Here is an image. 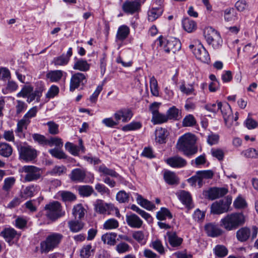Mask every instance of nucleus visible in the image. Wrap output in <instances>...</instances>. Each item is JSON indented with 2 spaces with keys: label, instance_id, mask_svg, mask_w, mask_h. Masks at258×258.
Wrapping results in <instances>:
<instances>
[{
  "label": "nucleus",
  "instance_id": "nucleus-1",
  "mask_svg": "<svg viewBox=\"0 0 258 258\" xmlns=\"http://www.w3.org/2000/svg\"><path fill=\"white\" fill-rule=\"evenodd\" d=\"M245 217L242 213L234 212L228 214L220 221V226L227 231H233L242 226Z\"/></svg>",
  "mask_w": 258,
  "mask_h": 258
},
{
  "label": "nucleus",
  "instance_id": "nucleus-2",
  "mask_svg": "<svg viewBox=\"0 0 258 258\" xmlns=\"http://www.w3.org/2000/svg\"><path fill=\"white\" fill-rule=\"evenodd\" d=\"M196 142V138L194 135L186 133L179 138L176 148L187 156L192 155L198 151V148L195 145Z\"/></svg>",
  "mask_w": 258,
  "mask_h": 258
},
{
  "label": "nucleus",
  "instance_id": "nucleus-3",
  "mask_svg": "<svg viewBox=\"0 0 258 258\" xmlns=\"http://www.w3.org/2000/svg\"><path fill=\"white\" fill-rule=\"evenodd\" d=\"M63 235L58 233H52L47 236L46 239L40 244V250L41 253H47L57 247L61 240Z\"/></svg>",
  "mask_w": 258,
  "mask_h": 258
},
{
  "label": "nucleus",
  "instance_id": "nucleus-4",
  "mask_svg": "<svg viewBox=\"0 0 258 258\" xmlns=\"http://www.w3.org/2000/svg\"><path fill=\"white\" fill-rule=\"evenodd\" d=\"M44 209L46 216L52 221H55L65 215V211L62 210L60 204L57 201L46 205Z\"/></svg>",
  "mask_w": 258,
  "mask_h": 258
},
{
  "label": "nucleus",
  "instance_id": "nucleus-5",
  "mask_svg": "<svg viewBox=\"0 0 258 258\" xmlns=\"http://www.w3.org/2000/svg\"><path fill=\"white\" fill-rule=\"evenodd\" d=\"M22 172L25 173L24 177V182L36 181L40 178L42 174L40 168L30 165L24 166L22 168Z\"/></svg>",
  "mask_w": 258,
  "mask_h": 258
},
{
  "label": "nucleus",
  "instance_id": "nucleus-6",
  "mask_svg": "<svg viewBox=\"0 0 258 258\" xmlns=\"http://www.w3.org/2000/svg\"><path fill=\"white\" fill-rule=\"evenodd\" d=\"M195 44H190L189 48L191 50L197 59L203 62H208L210 56L203 45L199 42H196Z\"/></svg>",
  "mask_w": 258,
  "mask_h": 258
},
{
  "label": "nucleus",
  "instance_id": "nucleus-7",
  "mask_svg": "<svg viewBox=\"0 0 258 258\" xmlns=\"http://www.w3.org/2000/svg\"><path fill=\"white\" fill-rule=\"evenodd\" d=\"M87 75L82 73L73 74L70 80V90L73 92L80 86L83 87L87 82Z\"/></svg>",
  "mask_w": 258,
  "mask_h": 258
},
{
  "label": "nucleus",
  "instance_id": "nucleus-8",
  "mask_svg": "<svg viewBox=\"0 0 258 258\" xmlns=\"http://www.w3.org/2000/svg\"><path fill=\"white\" fill-rule=\"evenodd\" d=\"M218 109L221 110L226 125L230 127L233 122L232 111L231 106L228 103L218 102Z\"/></svg>",
  "mask_w": 258,
  "mask_h": 258
},
{
  "label": "nucleus",
  "instance_id": "nucleus-9",
  "mask_svg": "<svg viewBox=\"0 0 258 258\" xmlns=\"http://www.w3.org/2000/svg\"><path fill=\"white\" fill-rule=\"evenodd\" d=\"M204 230L207 235L211 237H218L222 236L224 231L214 222H210L204 226Z\"/></svg>",
  "mask_w": 258,
  "mask_h": 258
},
{
  "label": "nucleus",
  "instance_id": "nucleus-10",
  "mask_svg": "<svg viewBox=\"0 0 258 258\" xmlns=\"http://www.w3.org/2000/svg\"><path fill=\"white\" fill-rule=\"evenodd\" d=\"M21 158L27 161L34 159L37 156V151L30 146H22L19 149Z\"/></svg>",
  "mask_w": 258,
  "mask_h": 258
},
{
  "label": "nucleus",
  "instance_id": "nucleus-11",
  "mask_svg": "<svg viewBox=\"0 0 258 258\" xmlns=\"http://www.w3.org/2000/svg\"><path fill=\"white\" fill-rule=\"evenodd\" d=\"M95 210L96 212L100 214H110L111 211H113L115 208L111 204L104 203L101 200H97L94 204Z\"/></svg>",
  "mask_w": 258,
  "mask_h": 258
},
{
  "label": "nucleus",
  "instance_id": "nucleus-12",
  "mask_svg": "<svg viewBox=\"0 0 258 258\" xmlns=\"http://www.w3.org/2000/svg\"><path fill=\"white\" fill-rule=\"evenodd\" d=\"M180 48V41L174 38L168 39L164 46V51L167 53L172 52L175 53L176 51H179Z\"/></svg>",
  "mask_w": 258,
  "mask_h": 258
},
{
  "label": "nucleus",
  "instance_id": "nucleus-13",
  "mask_svg": "<svg viewBox=\"0 0 258 258\" xmlns=\"http://www.w3.org/2000/svg\"><path fill=\"white\" fill-rule=\"evenodd\" d=\"M65 148L74 156H78L80 151H81L83 153H84L85 152V148L83 144V140L81 139H80L79 140V146L72 143L67 142L65 144Z\"/></svg>",
  "mask_w": 258,
  "mask_h": 258
},
{
  "label": "nucleus",
  "instance_id": "nucleus-14",
  "mask_svg": "<svg viewBox=\"0 0 258 258\" xmlns=\"http://www.w3.org/2000/svg\"><path fill=\"white\" fill-rule=\"evenodd\" d=\"M116 121L118 122L121 119L123 122L129 121L133 116L132 111L128 108H122L117 110L114 114Z\"/></svg>",
  "mask_w": 258,
  "mask_h": 258
},
{
  "label": "nucleus",
  "instance_id": "nucleus-15",
  "mask_svg": "<svg viewBox=\"0 0 258 258\" xmlns=\"http://www.w3.org/2000/svg\"><path fill=\"white\" fill-rule=\"evenodd\" d=\"M229 210L224 203L223 200L213 203L211 206V212L214 214H221L229 211Z\"/></svg>",
  "mask_w": 258,
  "mask_h": 258
},
{
  "label": "nucleus",
  "instance_id": "nucleus-16",
  "mask_svg": "<svg viewBox=\"0 0 258 258\" xmlns=\"http://www.w3.org/2000/svg\"><path fill=\"white\" fill-rule=\"evenodd\" d=\"M140 8V4L137 1H126L122 6V10L126 13L133 14L138 12Z\"/></svg>",
  "mask_w": 258,
  "mask_h": 258
},
{
  "label": "nucleus",
  "instance_id": "nucleus-17",
  "mask_svg": "<svg viewBox=\"0 0 258 258\" xmlns=\"http://www.w3.org/2000/svg\"><path fill=\"white\" fill-rule=\"evenodd\" d=\"M126 221L127 225L133 228H140L143 223V221L135 214L126 215Z\"/></svg>",
  "mask_w": 258,
  "mask_h": 258
},
{
  "label": "nucleus",
  "instance_id": "nucleus-18",
  "mask_svg": "<svg viewBox=\"0 0 258 258\" xmlns=\"http://www.w3.org/2000/svg\"><path fill=\"white\" fill-rule=\"evenodd\" d=\"M86 173L85 170L81 168L73 169L70 174V179L75 182H82L86 177Z\"/></svg>",
  "mask_w": 258,
  "mask_h": 258
},
{
  "label": "nucleus",
  "instance_id": "nucleus-19",
  "mask_svg": "<svg viewBox=\"0 0 258 258\" xmlns=\"http://www.w3.org/2000/svg\"><path fill=\"white\" fill-rule=\"evenodd\" d=\"M166 163L170 166L174 168H181L186 165V160L182 157L175 156L168 158Z\"/></svg>",
  "mask_w": 258,
  "mask_h": 258
},
{
  "label": "nucleus",
  "instance_id": "nucleus-20",
  "mask_svg": "<svg viewBox=\"0 0 258 258\" xmlns=\"http://www.w3.org/2000/svg\"><path fill=\"white\" fill-rule=\"evenodd\" d=\"M166 235L170 245L172 247L179 246L183 241V239L177 236L176 233L173 231H168Z\"/></svg>",
  "mask_w": 258,
  "mask_h": 258
},
{
  "label": "nucleus",
  "instance_id": "nucleus-21",
  "mask_svg": "<svg viewBox=\"0 0 258 258\" xmlns=\"http://www.w3.org/2000/svg\"><path fill=\"white\" fill-rule=\"evenodd\" d=\"M84 225V222L78 220H71L68 222L70 230L73 233L80 232L83 229Z\"/></svg>",
  "mask_w": 258,
  "mask_h": 258
},
{
  "label": "nucleus",
  "instance_id": "nucleus-22",
  "mask_svg": "<svg viewBox=\"0 0 258 258\" xmlns=\"http://www.w3.org/2000/svg\"><path fill=\"white\" fill-rule=\"evenodd\" d=\"M250 235V229L246 227H242L236 232V237L241 242L246 241Z\"/></svg>",
  "mask_w": 258,
  "mask_h": 258
},
{
  "label": "nucleus",
  "instance_id": "nucleus-23",
  "mask_svg": "<svg viewBox=\"0 0 258 258\" xmlns=\"http://www.w3.org/2000/svg\"><path fill=\"white\" fill-rule=\"evenodd\" d=\"M29 124V122H28V120H26L23 118L18 122L17 128L15 130V133L20 138L25 137L23 131L24 130L27 129V127Z\"/></svg>",
  "mask_w": 258,
  "mask_h": 258
},
{
  "label": "nucleus",
  "instance_id": "nucleus-24",
  "mask_svg": "<svg viewBox=\"0 0 258 258\" xmlns=\"http://www.w3.org/2000/svg\"><path fill=\"white\" fill-rule=\"evenodd\" d=\"M117 234L115 233H107L101 237V240L104 244L112 246L116 244V238Z\"/></svg>",
  "mask_w": 258,
  "mask_h": 258
},
{
  "label": "nucleus",
  "instance_id": "nucleus-25",
  "mask_svg": "<svg viewBox=\"0 0 258 258\" xmlns=\"http://www.w3.org/2000/svg\"><path fill=\"white\" fill-rule=\"evenodd\" d=\"M90 65L86 60L80 59L74 63L73 69L82 72H86L90 69Z\"/></svg>",
  "mask_w": 258,
  "mask_h": 258
},
{
  "label": "nucleus",
  "instance_id": "nucleus-26",
  "mask_svg": "<svg viewBox=\"0 0 258 258\" xmlns=\"http://www.w3.org/2000/svg\"><path fill=\"white\" fill-rule=\"evenodd\" d=\"M13 153V148L6 143H0V155L6 158L11 156Z\"/></svg>",
  "mask_w": 258,
  "mask_h": 258
},
{
  "label": "nucleus",
  "instance_id": "nucleus-27",
  "mask_svg": "<svg viewBox=\"0 0 258 258\" xmlns=\"http://www.w3.org/2000/svg\"><path fill=\"white\" fill-rule=\"evenodd\" d=\"M63 73L61 70L51 71L46 74V77L51 82H56L61 79Z\"/></svg>",
  "mask_w": 258,
  "mask_h": 258
},
{
  "label": "nucleus",
  "instance_id": "nucleus-28",
  "mask_svg": "<svg viewBox=\"0 0 258 258\" xmlns=\"http://www.w3.org/2000/svg\"><path fill=\"white\" fill-rule=\"evenodd\" d=\"M36 185H31L26 187L21 193V197L25 199L32 197L37 191Z\"/></svg>",
  "mask_w": 258,
  "mask_h": 258
},
{
  "label": "nucleus",
  "instance_id": "nucleus-29",
  "mask_svg": "<svg viewBox=\"0 0 258 258\" xmlns=\"http://www.w3.org/2000/svg\"><path fill=\"white\" fill-rule=\"evenodd\" d=\"M138 204L148 210H152L155 208V206L150 201L144 199L141 195H138L137 198Z\"/></svg>",
  "mask_w": 258,
  "mask_h": 258
},
{
  "label": "nucleus",
  "instance_id": "nucleus-30",
  "mask_svg": "<svg viewBox=\"0 0 258 258\" xmlns=\"http://www.w3.org/2000/svg\"><path fill=\"white\" fill-rule=\"evenodd\" d=\"M182 25L184 29L189 33L192 32L197 28L196 23L188 18H185L182 21Z\"/></svg>",
  "mask_w": 258,
  "mask_h": 258
},
{
  "label": "nucleus",
  "instance_id": "nucleus-31",
  "mask_svg": "<svg viewBox=\"0 0 258 258\" xmlns=\"http://www.w3.org/2000/svg\"><path fill=\"white\" fill-rule=\"evenodd\" d=\"M167 136V131L163 128L157 129L155 131V140L157 142L163 144L165 142Z\"/></svg>",
  "mask_w": 258,
  "mask_h": 258
},
{
  "label": "nucleus",
  "instance_id": "nucleus-32",
  "mask_svg": "<svg viewBox=\"0 0 258 258\" xmlns=\"http://www.w3.org/2000/svg\"><path fill=\"white\" fill-rule=\"evenodd\" d=\"M130 33V29L126 25L120 26L117 30L116 34V38L119 40L125 39Z\"/></svg>",
  "mask_w": 258,
  "mask_h": 258
},
{
  "label": "nucleus",
  "instance_id": "nucleus-33",
  "mask_svg": "<svg viewBox=\"0 0 258 258\" xmlns=\"http://www.w3.org/2000/svg\"><path fill=\"white\" fill-rule=\"evenodd\" d=\"M224 20L227 22H232L237 19V15L233 8H228L224 11Z\"/></svg>",
  "mask_w": 258,
  "mask_h": 258
},
{
  "label": "nucleus",
  "instance_id": "nucleus-34",
  "mask_svg": "<svg viewBox=\"0 0 258 258\" xmlns=\"http://www.w3.org/2000/svg\"><path fill=\"white\" fill-rule=\"evenodd\" d=\"M213 250L215 255L219 258L225 257L228 253V249L223 245H217Z\"/></svg>",
  "mask_w": 258,
  "mask_h": 258
},
{
  "label": "nucleus",
  "instance_id": "nucleus-35",
  "mask_svg": "<svg viewBox=\"0 0 258 258\" xmlns=\"http://www.w3.org/2000/svg\"><path fill=\"white\" fill-rule=\"evenodd\" d=\"M164 178L165 181L169 184H174L178 183V178L173 172H165L164 174Z\"/></svg>",
  "mask_w": 258,
  "mask_h": 258
},
{
  "label": "nucleus",
  "instance_id": "nucleus-36",
  "mask_svg": "<svg viewBox=\"0 0 258 258\" xmlns=\"http://www.w3.org/2000/svg\"><path fill=\"white\" fill-rule=\"evenodd\" d=\"M69 61L68 57L66 56L65 54L63 53L61 55L54 57L51 63L55 66H64L67 65Z\"/></svg>",
  "mask_w": 258,
  "mask_h": 258
},
{
  "label": "nucleus",
  "instance_id": "nucleus-37",
  "mask_svg": "<svg viewBox=\"0 0 258 258\" xmlns=\"http://www.w3.org/2000/svg\"><path fill=\"white\" fill-rule=\"evenodd\" d=\"M1 235L6 241L10 242L17 235L16 231L13 228H6L1 232Z\"/></svg>",
  "mask_w": 258,
  "mask_h": 258
},
{
  "label": "nucleus",
  "instance_id": "nucleus-38",
  "mask_svg": "<svg viewBox=\"0 0 258 258\" xmlns=\"http://www.w3.org/2000/svg\"><path fill=\"white\" fill-rule=\"evenodd\" d=\"M163 12V9L161 8H153L148 12V20L150 21H154L157 19Z\"/></svg>",
  "mask_w": 258,
  "mask_h": 258
},
{
  "label": "nucleus",
  "instance_id": "nucleus-39",
  "mask_svg": "<svg viewBox=\"0 0 258 258\" xmlns=\"http://www.w3.org/2000/svg\"><path fill=\"white\" fill-rule=\"evenodd\" d=\"M72 213L76 219H81L84 216L85 209L81 204H78L74 207Z\"/></svg>",
  "mask_w": 258,
  "mask_h": 258
},
{
  "label": "nucleus",
  "instance_id": "nucleus-40",
  "mask_svg": "<svg viewBox=\"0 0 258 258\" xmlns=\"http://www.w3.org/2000/svg\"><path fill=\"white\" fill-rule=\"evenodd\" d=\"M219 33L211 27H208L205 28L204 30V35L207 41H209L213 37L216 38L217 35Z\"/></svg>",
  "mask_w": 258,
  "mask_h": 258
},
{
  "label": "nucleus",
  "instance_id": "nucleus-41",
  "mask_svg": "<svg viewBox=\"0 0 258 258\" xmlns=\"http://www.w3.org/2000/svg\"><path fill=\"white\" fill-rule=\"evenodd\" d=\"M98 171L105 175H110L111 177H117L118 174L114 170L108 168L104 165H100L98 168Z\"/></svg>",
  "mask_w": 258,
  "mask_h": 258
},
{
  "label": "nucleus",
  "instance_id": "nucleus-42",
  "mask_svg": "<svg viewBox=\"0 0 258 258\" xmlns=\"http://www.w3.org/2000/svg\"><path fill=\"white\" fill-rule=\"evenodd\" d=\"M157 218L160 220H164L168 218L171 219L172 217V214L169 210L166 208H162L157 213Z\"/></svg>",
  "mask_w": 258,
  "mask_h": 258
},
{
  "label": "nucleus",
  "instance_id": "nucleus-43",
  "mask_svg": "<svg viewBox=\"0 0 258 258\" xmlns=\"http://www.w3.org/2000/svg\"><path fill=\"white\" fill-rule=\"evenodd\" d=\"M94 252L91 244L84 245L80 250V256L82 258H89Z\"/></svg>",
  "mask_w": 258,
  "mask_h": 258
},
{
  "label": "nucleus",
  "instance_id": "nucleus-44",
  "mask_svg": "<svg viewBox=\"0 0 258 258\" xmlns=\"http://www.w3.org/2000/svg\"><path fill=\"white\" fill-rule=\"evenodd\" d=\"M168 120L167 114L160 113L159 112L152 116V121L154 124H161L167 121Z\"/></svg>",
  "mask_w": 258,
  "mask_h": 258
},
{
  "label": "nucleus",
  "instance_id": "nucleus-45",
  "mask_svg": "<svg viewBox=\"0 0 258 258\" xmlns=\"http://www.w3.org/2000/svg\"><path fill=\"white\" fill-rule=\"evenodd\" d=\"M79 194L83 197H89L93 192L94 190L92 186L88 185H81L78 187Z\"/></svg>",
  "mask_w": 258,
  "mask_h": 258
},
{
  "label": "nucleus",
  "instance_id": "nucleus-46",
  "mask_svg": "<svg viewBox=\"0 0 258 258\" xmlns=\"http://www.w3.org/2000/svg\"><path fill=\"white\" fill-rule=\"evenodd\" d=\"M150 88L152 94L154 96H159L158 82L154 76L150 79Z\"/></svg>",
  "mask_w": 258,
  "mask_h": 258
},
{
  "label": "nucleus",
  "instance_id": "nucleus-47",
  "mask_svg": "<svg viewBox=\"0 0 258 258\" xmlns=\"http://www.w3.org/2000/svg\"><path fill=\"white\" fill-rule=\"evenodd\" d=\"M247 206L245 199L241 196L237 197L233 202V206L236 209H243Z\"/></svg>",
  "mask_w": 258,
  "mask_h": 258
},
{
  "label": "nucleus",
  "instance_id": "nucleus-48",
  "mask_svg": "<svg viewBox=\"0 0 258 258\" xmlns=\"http://www.w3.org/2000/svg\"><path fill=\"white\" fill-rule=\"evenodd\" d=\"M150 247L158 251L160 254H163L165 253V249L161 242L159 239L152 241L150 245Z\"/></svg>",
  "mask_w": 258,
  "mask_h": 258
},
{
  "label": "nucleus",
  "instance_id": "nucleus-49",
  "mask_svg": "<svg viewBox=\"0 0 258 258\" xmlns=\"http://www.w3.org/2000/svg\"><path fill=\"white\" fill-rule=\"evenodd\" d=\"M16 179L14 177H9L5 179L2 188L5 191H9L15 184Z\"/></svg>",
  "mask_w": 258,
  "mask_h": 258
},
{
  "label": "nucleus",
  "instance_id": "nucleus-50",
  "mask_svg": "<svg viewBox=\"0 0 258 258\" xmlns=\"http://www.w3.org/2000/svg\"><path fill=\"white\" fill-rule=\"evenodd\" d=\"M205 197L211 200H214L219 199L216 187H211L207 190L204 191Z\"/></svg>",
  "mask_w": 258,
  "mask_h": 258
},
{
  "label": "nucleus",
  "instance_id": "nucleus-51",
  "mask_svg": "<svg viewBox=\"0 0 258 258\" xmlns=\"http://www.w3.org/2000/svg\"><path fill=\"white\" fill-rule=\"evenodd\" d=\"M179 198L181 202L186 206H189L191 198L190 194L184 190L181 191L179 195Z\"/></svg>",
  "mask_w": 258,
  "mask_h": 258
},
{
  "label": "nucleus",
  "instance_id": "nucleus-52",
  "mask_svg": "<svg viewBox=\"0 0 258 258\" xmlns=\"http://www.w3.org/2000/svg\"><path fill=\"white\" fill-rule=\"evenodd\" d=\"M49 153L54 157L59 159H66L67 156L61 148H54L49 150Z\"/></svg>",
  "mask_w": 258,
  "mask_h": 258
},
{
  "label": "nucleus",
  "instance_id": "nucleus-53",
  "mask_svg": "<svg viewBox=\"0 0 258 258\" xmlns=\"http://www.w3.org/2000/svg\"><path fill=\"white\" fill-rule=\"evenodd\" d=\"M133 237L142 244H144L146 242V236L142 231H135L133 233Z\"/></svg>",
  "mask_w": 258,
  "mask_h": 258
},
{
  "label": "nucleus",
  "instance_id": "nucleus-54",
  "mask_svg": "<svg viewBox=\"0 0 258 258\" xmlns=\"http://www.w3.org/2000/svg\"><path fill=\"white\" fill-rule=\"evenodd\" d=\"M196 120L192 115H186L182 122V126L184 127L192 126L196 124Z\"/></svg>",
  "mask_w": 258,
  "mask_h": 258
},
{
  "label": "nucleus",
  "instance_id": "nucleus-55",
  "mask_svg": "<svg viewBox=\"0 0 258 258\" xmlns=\"http://www.w3.org/2000/svg\"><path fill=\"white\" fill-rule=\"evenodd\" d=\"M59 195L62 201L64 202L73 201L76 199V196L73 193L68 191H61L59 192Z\"/></svg>",
  "mask_w": 258,
  "mask_h": 258
},
{
  "label": "nucleus",
  "instance_id": "nucleus-56",
  "mask_svg": "<svg viewBox=\"0 0 258 258\" xmlns=\"http://www.w3.org/2000/svg\"><path fill=\"white\" fill-rule=\"evenodd\" d=\"M47 145L50 147L55 146V148H61L63 146V142L62 140L57 137H52L48 140Z\"/></svg>",
  "mask_w": 258,
  "mask_h": 258
},
{
  "label": "nucleus",
  "instance_id": "nucleus-57",
  "mask_svg": "<svg viewBox=\"0 0 258 258\" xmlns=\"http://www.w3.org/2000/svg\"><path fill=\"white\" fill-rule=\"evenodd\" d=\"M46 125L48 126V133L51 135H57L59 133L58 124L56 123L53 121H50L46 123Z\"/></svg>",
  "mask_w": 258,
  "mask_h": 258
},
{
  "label": "nucleus",
  "instance_id": "nucleus-58",
  "mask_svg": "<svg viewBox=\"0 0 258 258\" xmlns=\"http://www.w3.org/2000/svg\"><path fill=\"white\" fill-rule=\"evenodd\" d=\"M142 124L140 122L133 121L130 123L126 124L122 127V130L126 132L130 131H134L140 128Z\"/></svg>",
  "mask_w": 258,
  "mask_h": 258
},
{
  "label": "nucleus",
  "instance_id": "nucleus-59",
  "mask_svg": "<svg viewBox=\"0 0 258 258\" xmlns=\"http://www.w3.org/2000/svg\"><path fill=\"white\" fill-rule=\"evenodd\" d=\"M116 199L120 203L128 202L129 200V194L124 190H120L117 193Z\"/></svg>",
  "mask_w": 258,
  "mask_h": 258
},
{
  "label": "nucleus",
  "instance_id": "nucleus-60",
  "mask_svg": "<svg viewBox=\"0 0 258 258\" xmlns=\"http://www.w3.org/2000/svg\"><path fill=\"white\" fill-rule=\"evenodd\" d=\"M178 114L179 110L175 106H172L167 110L166 114L168 119H177Z\"/></svg>",
  "mask_w": 258,
  "mask_h": 258
},
{
  "label": "nucleus",
  "instance_id": "nucleus-61",
  "mask_svg": "<svg viewBox=\"0 0 258 258\" xmlns=\"http://www.w3.org/2000/svg\"><path fill=\"white\" fill-rule=\"evenodd\" d=\"M131 249L130 246L126 243L122 242L116 246V250L119 253H123L129 251Z\"/></svg>",
  "mask_w": 258,
  "mask_h": 258
},
{
  "label": "nucleus",
  "instance_id": "nucleus-62",
  "mask_svg": "<svg viewBox=\"0 0 258 258\" xmlns=\"http://www.w3.org/2000/svg\"><path fill=\"white\" fill-rule=\"evenodd\" d=\"M118 225V222L116 220L110 219L104 223L103 227L105 229H111L117 228Z\"/></svg>",
  "mask_w": 258,
  "mask_h": 258
},
{
  "label": "nucleus",
  "instance_id": "nucleus-63",
  "mask_svg": "<svg viewBox=\"0 0 258 258\" xmlns=\"http://www.w3.org/2000/svg\"><path fill=\"white\" fill-rule=\"evenodd\" d=\"M66 171L67 168L64 166H55L49 171V173L51 175H60L65 173Z\"/></svg>",
  "mask_w": 258,
  "mask_h": 258
},
{
  "label": "nucleus",
  "instance_id": "nucleus-64",
  "mask_svg": "<svg viewBox=\"0 0 258 258\" xmlns=\"http://www.w3.org/2000/svg\"><path fill=\"white\" fill-rule=\"evenodd\" d=\"M241 154L248 158H258V150L254 148H249L243 151Z\"/></svg>",
  "mask_w": 258,
  "mask_h": 258
}]
</instances>
